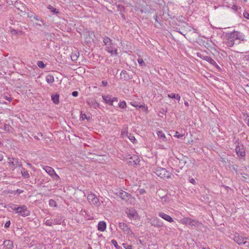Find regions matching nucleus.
I'll return each instance as SVG.
<instances>
[{
	"instance_id": "2f4dec72",
	"label": "nucleus",
	"mask_w": 249,
	"mask_h": 249,
	"mask_svg": "<svg viewBox=\"0 0 249 249\" xmlns=\"http://www.w3.org/2000/svg\"><path fill=\"white\" fill-rule=\"evenodd\" d=\"M11 33L12 35H18V34L22 35V31H18L15 30V29L11 30Z\"/></svg>"
},
{
	"instance_id": "37998d69",
	"label": "nucleus",
	"mask_w": 249,
	"mask_h": 249,
	"mask_svg": "<svg viewBox=\"0 0 249 249\" xmlns=\"http://www.w3.org/2000/svg\"><path fill=\"white\" fill-rule=\"evenodd\" d=\"M231 9L235 12H237L238 10V7L236 5H233L231 7Z\"/></svg>"
},
{
	"instance_id": "393cba45",
	"label": "nucleus",
	"mask_w": 249,
	"mask_h": 249,
	"mask_svg": "<svg viewBox=\"0 0 249 249\" xmlns=\"http://www.w3.org/2000/svg\"><path fill=\"white\" fill-rule=\"evenodd\" d=\"M46 80L48 84L53 83L54 81V77L52 75H48L46 77Z\"/></svg>"
},
{
	"instance_id": "ea45409f",
	"label": "nucleus",
	"mask_w": 249,
	"mask_h": 249,
	"mask_svg": "<svg viewBox=\"0 0 249 249\" xmlns=\"http://www.w3.org/2000/svg\"><path fill=\"white\" fill-rule=\"evenodd\" d=\"M3 98L7 100V101H8L9 102H11L12 100V98L10 97H9L7 95H4L3 96Z\"/></svg>"
},
{
	"instance_id": "de8ad7c7",
	"label": "nucleus",
	"mask_w": 249,
	"mask_h": 249,
	"mask_svg": "<svg viewBox=\"0 0 249 249\" xmlns=\"http://www.w3.org/2000/svg\"><path fill=\"white\" fill-rule=\"evenodd\" d=\"M72 95L74 97H77L78 95V92L77 91H74L72 92Z\"/></svg>"
},
{
	"instance_id": "680f3d73",
	"label": "nucleus",
	"mask_w": 249,
	"mask_h": 249,
	"mask_svg": "<svg viewBox=\"0 0 249 249\" xmlns=\"http://www.w3.org/2000/svg\"><path fill=\"white\" fill-rule=\"evenodd\" d=\"M138 62H139V63H140V62H143V60H142V59H138Z\"/></svg>"
},
{
	"instance_id": "1a4fd4ad",
	"label": "nucleus",
	"mask_w": 249,
	"mask_h": 249,
	"mask_svg": "<svg viewBox=\"0 0 249 249\" xmlns=\"http://www.w3.org/2000/svg\"><path fill=\"white\" fill-rule=\"evenodd\" d=\"M125 213L127 217L131 220H136L138 218V214L134 209H127Z\"/></svg>"
},
{
	"instance_id": "bb28decb",
	"label": "nucleus",
	"mask_w": 249,
	"mask_h": 249,
	"mask_svg": "<svg viewBox=\"0 0 249 249\" xmlns=\"http://www.w3.org/2000/svg\"><path fill=\"white\" fill-rule=\"evenodd\" d=\"M158 137L161 139L162 141H166V137L163 132L159 131L157 132Z\"/></svg>"
},
{
	"instance_id": "a878e982",
	"label": "nucleus",
	"mask_w": 249,
	"mask_h": 249,
	"mask_svg": "<svg viewBox=\"0 0 249 249\" xmlns=\"http://www.w3.org/2000/svg\"><path fill=\"white\" fill-rule=\"evenodd\" d=\"M53 225L61 224L62 223V219L60 217H56L52 219Z\"/></svg>"
},
{
	"instance_id": "2eb2a0df",
	"label": "nucleus",
	"mask_w": 249,
	"mask_h": 249,
	"mask_svg": "<svg viewBox=\"0 0 249 249\" xmlns=\"http://www.w3.org/2000/svg\"><path fill=\"white\" fill-rule=\"evenodd\" d=\"M151 224L157 228L162 227L163 225V222L159 219H154L150 222Z\"/></svg>"
},
{
	"instance_id": "39448f33",
	"label": "nucleus",
	"mask_w": 249,
	"mask_h": 249,
	"mask_svg": "<svg viewBox=\"0 0 249 249\" xmlns=\"http://www.w3.org/2000/svg\"><path fill=\"white\" fill-rule=\"evenodd\" d=\"M155 173L158 176L163 178H168L171 177V173L165 168L158 167L156 169Z\"/></svg>"
},
{
	"instance_id": "0e129e2a",
	"label": "nucleus",
	"mask_w": 249,
	"mask_h": 249,
	"mask_svg": "<svg viewBox=\"0 0 249 249\" xmlns=\"http://www.w3.org/2000/svg\"><path fill=\"white\" fill-rule=\"evenodd\" d=\"M125 71H122L121 72V76H122V74H124L125 73Z\"/></svg>"
},
{
	"instance_id": "864d4df0",
	"label": "nucleus",
	"mask_w": 249,
	"mask_h": 249,
	"mask_svg": "<svg viewBox=\"0 0 249 249\" xmlns=\"http://www.w3.org/2000/svg\"><path fill=\"white\" fill-rule=\"evenodd\" d=\"M34 18L36 19V20H39V21H41L42 22H43V20H41L40 19H39L37 16H35L34 17Z\"/></svg>"
},
{
	"instance_id": "473e14b6",
	"label": "nucleus",
	"mask_w": 249,
	"mask_h": 249,
	"mask_svg": "<svg viewBox=\"0 0 249 249\" xmlns=\"http://www.w3.org/2000/svg\"><path fill=\"white\" fill-rule=\"evenodd\" d=\"M119 106L121 108H125L126 107V104L125 101H122L119 103Z\"/></svg>"
},
{
	"instance_id": "49530a36",
	"label": "nucleus",
	"mask_w": 249,
	"mask_h": 249,
	"mask_svg": "<svg viewBox=\"0 0 249 249\" xmlns=\"http://www.w3.org/2000/svg\"><path fill=\"white\" fill-rule=\"evenodd\" d=\"M10 225V221H8L7 222H6V223L5 224L4 227L6 228H9Z\"/></svg>"
},
{
	"instance_id": "338daca9",
	"label": "nucleus",
	"mask_w": 249,
	"mask_h": 249,
	"mask_svg": "<svg viewBox=\"0 0 249 249\" xmlns=\"http://www.w3.org/2000/svg\"><path fill=\"white\" fill-rule=\"evenodd\" d=\"M34 138H35V139H36V140H39V138H38L37 136H34Z\"/></svg>"
},
{
	"instance_id": "5fc2aeb1",
	"label": "nucleus",
	"mask_w": 249,
	"mask_h": 249,
	"mask_svg": "<svg viewBox=\"0 0 249 249\" xmlns=\"http://www.w3.org/2000/svg\"><path fill=\"white\" fill-rule=\"evenodd\" d=\"M190 182L192 183H193L194 184L195 183V180L194 178H192L191 180H190Z\"/></svg>"
},
{
	"instance_id": "4468645a",
	"label": "nucleus",
	"mask_w": 249,
	"mask_h": 249,
	"mask_svg": "<svg viewBox=\"0 0 249 249\" xmlns=\"http://www.w3.org/2000/svg\"><path fill=\"white\" fill-rule=\"evenodd\" d=\"M128 163L130 165L134 166L137 165L140 162V159L136 156H131L128 158Z\"/></svg>"
},
{
	"instance_id": "9d476101",
	"label": "nucleus",
	"mask_w": 249,
	"mask_h": 249,
	"mask_svg": "<svg viewBox=\"0 0 249 249\" xmlns=\"http://www.w3.org/2000/svg\"><path fill=\"white\" fill-rule=\"evenodd\" d=\"M87 199L90 204L97 206L100 205L99 199L93 194L91 193L90 194H89L87 196Z\"/></svg>"
},
{
	"instance_id": "412c9836",
	"label": "nucleus",
	"mask_w": 249,
	"mask_h": 249,
	"mask_svg": "<svg viewBox=\"0 0 249 249\" xmlns=\"http://www.w3.org/2000/svg\"><path fill=\"white\" fill-rule=\"evenodd\" d=\"M106 223L104 221H100L98 224V230L104 231L106 229Z\"/></svg>"
},
{
	"instance_id": "cd10ccee",
	"label": "nucleus",
	"mask_w": 249,
	"mask_h": 249,
	"mask_svg": "<svg viewBox=\"0 0 249 249\" xmlns=\"http://www.w3.org/2000/svg\"><path fill=\"white\" fill-rule=\"evenodd\" d=\"M81 118L83 120L86 119L89 120L90 119V115L89 114L83 113L82 112L81 113Z\"/></svg>"
},
{
	"instance_id": "f704fd0d",
	"label": "nucleus",
	"mask_w": 249,
	"mask_h": 249,
	"mask_svg": "<svg viewBox=\"0 0 249 249\" xmlns=\"http://www.w3.org/2000/svg\"><path fill=\"white\" fill-rule=\"evenodd\" d=\"M45 224L47 225V226H52L53 225V220L52 221H51L50 220H47L45 222Z\"/></svg>"
},
{
	"instance_id": "e433bc0d",
	"label": "nucleus",
	"mask_w": 249,
	"mask_h": 249,
	"mask_svg": "<svg viewBox=\"0 0 249 249\" xmlns=\"http://www.w3.org/2000/svg\"><path fill=\"white\" fill-rule=\"evenodd\" d=\"M123 245L125 249H132V247H131V245H127V244H124V243L123 244Z\"/></svg>"
},
{
	"instance_id": "5701e85b",
	"label": "nucleus",
	"mask_w": 249,
	"mask_h": 249,
	"mask_svg": "<svg viewBox=\"0 0 249 249\" xmlns=\"http://www.w3.org/2000/svg\"><path fill=\"white\" fill-rule=\"evenodd\" d=\"M21 173L22 176L25 178H30V175L25 169L22 168V170H21Z\"/></svg>"
},
{
	"instance_id": "0eeeda50",
	"label": "nucleus",
	"mask_w": 249,
	"mask_h": 249,
	"mask_svg": "<svg viewBox=\"0 0 249 249\" xmlns=\"http://www.w3.org/2000/svg\"><path fill=\"white\" fill-rule=\"evenodd\" d=\"M180 222L183 224L189 225L190 226H198L201 224L198 221L189 217L183 218L180 220Z\"/></svg>"
},
{
	"instance_id": "79ce46f5",
	"label": "nucleus",
	"mask_w": 249,
	"mask_h": 249,
	"mask_svg": "<svg viewBox=\"0 0 249 249\" xmlns=\"http://www.w3.org/2000/svg\"><path fill=\"white\" fill-rule=\"evenodd\" d=\"M129 140L132 142H133V143L135 142V141H136V139L135 138V137L133 136H130L129 137Z\"/></svg>"
},
{
	"instance_id": "423d86ee",
	"label": "nucleus",
	"mask_w": 249,
	"mask_h": 249,
	"mask_svg": "<svg viewBox=\"0 0 249 249\" xmlns=\"http://www.w3.org/2000/svg\"><path fill=\"white\" fill-rule=\"evenodd\" d=\"M248 238H245L240 235L239 233H236L234 234L233 240L234 241L237 243L239 245H245L247 247L249 246V242L247 241V240L248 239Z\"/></svg>"
},
{
	"instance_id": "7c9ffc66",
	"label": "nucleus",
	"mask_w": 249,
	"mask_h": 249,
	"mask_svg": "<svg viewBox=\"0 0 249 249\" xmlns=\"http://www.w3.org/2000/svg\"><path fill=\"white\" fill-rule=\"evenodd\" d=\"M130 104H131L132 106H134V107H138L139 108H142V107H144V106L143 105H138V103H137V102H135V101H134V102H131L130 103Z\"/></svg>"
},
{
	"instance_id": "a18cd8bd",
	"label": "nucleus",
	"mask_w": 249,
	"mask_h": 249,
	"mask_svg": "<svg viewBox=\"0 0 249 249\" xmlns=\"http://www.w3.org/2000/svg\"><path fill=\"white\" fill-rule=\"evenodd\" d=\"M38 67L41 68H44L46 67L45 63H37Z\"/></svg>"
},
{
	"instance_id": "bf43d9fd",
	"label": "nucleus",
	"mask_w": 249,
	"mask_h": 249,
	"mask_svg": "<svg viewBox=\"0 0 249 249\" xmlns=\"http://www.w3.org/2000/svg\"><path fill=\"white\" fill-rule=\"evenodd\" d=\"M3 159V156L1 155H0V161H2Z\"/></svg>"
},
{
	"instance_id": "7ed1b4c3",
	"label": "nucleus",
	"mask_w": 249,
	"mask_h": 249,
	"mask_svg": "<svg viewBox=\"0 0 249 249\" xmlns=\"http://www.w3.org/2000/svg\"><path fill=\"white\" fill-rule=\"evenodd\" d=\"M11 208L18 215L25 217L30 214V211L28 210L27 206L24 205L21 206L13 205Z\"/></svg>"
},
{
	"instance_id": "4be33fe9",
	"label": "nucleus",
	"mask_w": 249,
	"mask_h": 249,
	"mask_svg": "<svg viewBox=\"0 0 249 249\" xmlns=\"http://www.w3.org/2000/svg\"><path fill=\"white\" fill-rule=\"evenodd\" d=\"M51 97H52V101L55 104L57 105L59 103V96L58 94H53V95H52Z\"/></svg>"
},
{
	"instance_id": "9b49d317",
	"label": "nucleus",
	"mask_w": 249,
	"mask_h": 249,
	"mask_svg": "<svg viewBox=\"0 0 249 249\" xmlns=\"http://www.w3.org/2000/svg\"><path fill=\"white\" fill-rule=\"evenodd\" d=\"M9 163L11 167L16 168L18 167H21L22 164L20 160L16 158L9 159Z\"/></svg>"
},
{
	"instance_id": "f3484780",
	"label": "nucleus",
	"mask_w": 249,
	"mask_h": 249,
	"mask_svg": "<svg viewBox=\"0 0 249 249\" xmlns=\"http://www.w3.org/2000/svg\"><path fill=\"white\" fill-rule=\"evenodd\" d=\"M87 104L90 107L96 108L99 106V104L97 102L95 99H89L87 100Z\"/></svg>"
},
{
	"instance_id": "8fccbe9b",
	"label": "nucleus",
	"mask_w": 249,
	"mask_h": 249,
	"mask_svg": "<svg viewBox=\"0 0 249 249\" xmlns=\"http://www.w3.org/2000/svg\"><path fill=\"white\" fill-rule=\"evenodd\" d=\"M175 99H176L178 101H179V100L180 99V96L179 94H176Z\"/></svg>"
},
{
	"instance_id": "c03bdc74",
	"label": "nucleus",
	"mask_w": 249,
	"mask_h": 249,
	"mask_svg": "<svg viewBox=\"0 0 249 249\" xmlns=\"http://www.w3.org/2000/svg\"><path fill=\"white\" fill-rule=\"evenodd\" d=\"M77 58V56L76 55H71V60L74 61H75L76 60Z\"/></svg>"
},
{
	"instance_id": "f257e3e1",
	"label": "nucleus",
	"mask_w": 249,
	"mask_h": 249,
	"mask_svg": "<svg viewBox=\"0 0 249 249\" xmlns=\"http://www.w3.org/2000/svg\"><path fill=\"white\" fill-rule=\"evenodd\" d=\"M245 40L244 35L238 31H233L230 33L228 36L227 45L231 47L234 44H238L241 41Z\"/></svg>"
},
{
	"instance_id": "c85d7f7f",
	"label": "nucleus",
	"mask_w": 249,
	"mask_h": 249,
	"mask_svg": "<svg viewBox=\"0 0 249 249\" xmlns=\"http://www.w3.org/2000/svg\"><path fill=\"white\" fill-rule=\"evenodd\" d=\"M161 202L163 204H164L168 202L170 200L169 197L167 196H163L161 197Z\"/></svg>"
},
{
	"instance_id": "58836bf2",
	"label": "nucleus",
	"mask_w": 249,
	"mask_h": 249,
	"mask_svg": "<svg viewBox=\"0 0 249 249\" xmlns=\"http://www.w3.org/2000/svg\"><path fill=\"white\" fill-rule=\"evenodd\" d=\"M49 204L51 206H55V202L54 200H53V199H51L49 201Z\"/></svg>"
},
{
	"instance_id": "aec40b11",
	"label": "nucleus",
	"mask_w": 249,
	"mask_h": 249,
	"mask_svg": "<svg viewBox=\"0 0 249 249\" xmlns=\"http://www.w3.org/2000/svg\"><path fill=\"white\" fill-rule=\"evenodd\" d=\"M197 55L202 59L206 60L208 62H211L212 59L210 57L205 55L203 53H197Z\"/></svg>"
},
{
	"instance_id": "6e6d98bb",
	"label": "nucleus",
	"mask_w": 249,
	"mask_h": 249,
	"mask_svg": "<svg viewBox=\"0 0 249 249\" xmlns=\"http://www.w3.org/2000/svg\"><path fill=\"white\" fill-rule=\"evenodd\" d=\"M18 193L20 194L22 192H23V191L22 190H21L20 189H17V191H16Z\"/></svg>"
},
{
	"instance_id": "3c124183",
	"label": "nucleus",
	"mask_w": 249,
	"mask_h": 249,
	"mask_svg": "<svg viewBox=\"0 0 249 249\" xmlns=\"http://www.w3.org/2000/svg\"><path fill=\"white\" fill-rule=\"evenodd\" d=\"M102 83L104 86H106L107 84V81H102Z\"/></svg>"
},
{
	"instance_id": "052dcab7",
	"label": "nucleus",
	"mask_w": 249,
	"mask_h": 249,
	"mask_svg": "<svg viewBox=\"0 0 249 249\" xmlns=\"http://www.w3.org/2000/svg\"><path fill=\"white\" fill-rule=\"evenodd\" d=\"M184 105H185L186 107H188V106H189V103H188L187 102H184Z\"/></svg>"
},
{
	"instance_id": "603ef678",
	"label": "nucleus",
	"mask_w": 249,
	"mask_h": 249,
	"mask_svg": "<svg viewBox=\"0 0 249 249\" xmlns=\"http://www.w3.org/2000/svg\"><path fill=\"white\" fill-rule=\"evenodd\" d=\"M178 134V132H176V134L175 135V137H177L178 138H180V137H181L183 136L182 135H179V134Z\"/></svg>"
},
{
	"instance_id": "69168bd1",
	"label": "nucleus",
	"mask_w": 249,
	"mask_h": 249,
	"mask_svg": "<svg viewBox=\"0 0 249 249\" xmlns=\"http://www.w3.org/2000/svg\"><path fill=\"white\" fill-rule=\"evenodd\" d=\"M139 64H140L141 66H143V65L145 66V63H139Z\"/></svg>"
},
{
	"instance_id": "6e6552de",
	"label": "nucleus",
	"mask_w": 249,
	"mask_h": 249,
	"mask_svg": "<svg viewBox=\"0 0 249 249\" xmlns=\"http://www.w3.org/2000/svg\"><path fill=\"white\" fill-rule=\"evenodd\" d=\"M113 193L116 195L120 197L123 200H127V199L131 196V195L122 190L115 189Z\"/></svg>"
},
{
	"instance_id": "4c0bfd02",
	"label": "nucleus",
	"mask_w": 249,
	"mask_h": 249,
	"mask_svg": "<svg viewBox=\"0 0 249 249\" xmlns=\"http://www.w3.org/2000/svg\"><path fill=\"white\" fill-rule=\"evenodd\" d=\"M176 94L174 93H169L168 94V97L170 98L175 99Z\"/></svg>"
},
{
	"instance_id": "72a5a7b5",
	"label": "nucleus",
	"mask_w": 249,
	"mask_h": 249,
	"mask_svg": "<svg viewBox=\"0 0 249 249\" xmlns=\"http://www.w3.org/2000/svg\"><path fill=\"white\" fill-rule=\"evenodd\" d=\"M51 177L56 180H58L60 179L59 176L57 174H56L55 172Z\"/></svg>"
},
{
	"instance_id": "774afa93",
	"label": "nucleus",
	"mask_w": 249,
	"mask_h": 249,
	"mask_svg": "<svg viewBox=\"0 0 249 249\" xmlns=\"http://www.w3.org/2000/svg\"><path fill=\"white\" fill-rule=\"evenodd\" d=\"M27 165H28L29 166L31 167L32 166V164H31V163H27Z\"/></svg>"
},
{
	"instance_id": "6ab92c4d",
	"label": "nucleus",
	"mask_w": 249,
	"mask_h": 249,
	"mask_svg": "<svg viewBox=\"0 0 249 249\" xmlns=\"http://www.w3.org/2000/svg\"><path fill=\"white\" fill-rule=\"evenodd\" d=\"M43 169L51 176L53 175L55 173L54 169L52 167L48 166H44Z\"/></svg>"
},
{
	"instance_id": "4d7b16f0",
	"label": "nucleus",
	"mask_w": 249,
	"mask_h": 249,
	"mask_svg": "<svg viewBox=\"0 0 249 249\" xmlns=\"http://www.w3.org/2000/svg\"><path fill=\"white\" fill-rule=\"evenodd\" d=\"M245 58L246 59H245L244 60H249V56L248 55L245 56Z\"/></svg>"
},
{
	"instance_id": "b1692460",
	"label": "nucleus",
	"mask_w": 249,
	"mask_h": 249,
	"mask_svg": "<svg viewBox=\"0 0 249 249\" xmlns=\"http://www.w3.org/2000/svg\"><path fill=\"white\" fill-rule=\"evenodd\" d=\"M4 130L7 132H12L13 128V127L9 124H5L4 125Z\"/></svg>"
},
{
	"instance_id": "dca6fc26",
	"label": "nucleus",
	"mask_w": 249,
	"mask_h": 249,
	"mask_svg": "<svg viewBox=\"0 0 249 249\" xmlns=\"http://www.w3.org/2000/svg\"><path fill=\"white\" fill-rule=\"evenodd\" d=\"M159 216H160V217L167 221L171 223L174 221L173 219L170 215L163 212H160L159 213Z\"/></svg>"
},
{
	"instance_id": "ddd939ff",
	"label": "nucleus",
	"mask_w": 249,
	"mask_h": 249,
	"mask_svg": "<svg viewBox=\"0 0 249 249\" xmlns=\"http://www.w3.org/2000/svg\"><path fill=\"white\" fill-rule=\"evenodd\" d=\"M236 152L238 156L244 157L246 155L245 150L243 144H238L236 146Z\"/></svg>"
},
{
	"instance_id": "e2e57ef3",
	"label": "nucleus",
	"mask_w": 249,
	"mask_h": 249,
	"mask_svg": "<svg viewBox=\"0 0 249 249\" xmlns=\"http://www.w3.org/2000/svg\"><path fill=\"white\" fill-rule=\"evenodd\" d=\"M232 168L236 172V173H237V170L234 167V166H233Z\"/></svg>"
},
{
	"instance_id": "a19ab883",
	"label": "nucleus",
	"mask_w": 249,
	"mask_h": 249,
	"mask_svg": "<svg viewBox=\"0 0 249 249\" xmlns=\"http://www.w3.org/2000/svg\"><path fill=\"white\" fill-rule=\"evenodd\" d=\"M111 242H112V243L113 244V245H114L116 248H117L118 249H118V244H117V241H116V240H112L111 241Z\"/></svg>"
},
{
	"instance_id": "f8f14e48",
	"label": "nucleus",
	"mask_w": 249,
	"mask_h": 249,
	"mask_svg": "<svg viewBox=\"0 0 249 249\" xmlns=\"http://www.w3.org/2000/svg\"><path fill=\"white\" fill-rule=\"evenodd\" d=\"M103 99L104 101V102L110 105V106H113V102L114 101L117 102L118 99L116 97H112L110 95H102Z\"/></svg>"
},
{
	"instance_id": "f03ea898",
	"label": "nucleus",
	"mask_w": 249,
	"mask_h": 249,
	"mask_svg": "<svg viewBox=\"0 0 249 249\" xmlns=\"http://www.w3.org/2000/svg\"><path fill=\"white\" fill-rule=\"evenodd\" d=\"M103 42L106 46L105 50L110 54L111 55H116L118 49L115 44H113L112 41L108 37H105L103 39Z\"/></svg>"
},
{
	"instance_id": "20e7f679",
	"label": "nucleus",
	"mask_w": 249,
	"mask_h": 249,
	"mask_svg": "<svg viewBox=\"0 0 249 249\" xmlns=\"http://www.w3.org/2000/svg\"><path fill=\"white\" fill-rule=\"evenodd\" d=\"M119 228L124 232V233L126 234L128 237L134 238L135 234L132 231L130 228L124 222H120L119 223Z\"/></svg>"
},
{
	"instance_id": "09e8293b",
	"label": "nucleus",
	"mask_w": 249,
	"mask_h": 249,
	"mask_svg": "<svg viewBox=\"0 0 249 249\" xmlns=\"http://www.w3.org/2000/svg\"><path fill=\"white\" fill-rule=\"evenodd\" d=\"M245 120L246 122H247V124H248V126H249V116L247 115Z\"/></svg>"
},
{
	"instance_id": "13d9d810",
	"label": "nucleus",
	"mask_w": 249,
	"mask_h": 249,
	"mask_svg": "<svg viewBox=\"0 0 249 249\" xmlns=\"http://www.w3.org/2000/svg\"><path fill=\"white\" fill-rule=\"evenodd\" d=\"M145 192V190L144 189H141V190H140V193L141 194H143Z\"/></svg>"
},
{
	"instance_id": "a211bd4d",
	"label": "nucleus",
	"mask_w": 249,
	"mask_h": 249,
	"mask_svg": "<svg viewBox=\"0 0 249 249\" xmlns=\"http://www.w3.org/2000/svg\"><path fill=\"white\" fill-rule=\"evenodd\" d=\"M3 245L5 249H12L14 247L13 242L9 240H5Z\"/></svg>"
},
{
	"instance_id": "c9c22d12",
	"label": "nucleus",
	"mask_w": 249,
	"mask_h": 249,
	"mask_svg": "<svg viewBox=\"0 0 249 249\" xmlns=\"http://www.w3.org/2000/svg\"><path fill=\"white\" fill-rule=\"evenodd\" d=\"M243 16L245 18L249 19V13L247 11H244L243 13Z\"/></svg>"
},
{
	"instance_id": "c756f323",
	"label": "nucleus",
	"mask_w": 249,
	"mask_h": 249,
	"mask_svg": "<svg viewBox=\"0 0 249 249\" xmlns=\"http://www.w3.org/2000/svg\"><path fill=\"white\" fill-rule=\"evenodd\" d=\"M48 8L50 10L51 12H52L53 13H55V14L59 13L58 10L57 9L53 7L52 6L49 5V6L48 7Z\"/></svg>"
}]
</instances>
